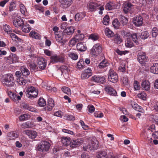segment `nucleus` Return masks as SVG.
<instances>
[{
	"mask_svg": "<svg viewBox=\"0 0 158 158\" xmlns=\"http://www.w3.org/2000/svg\"><path fill=\"white\" fill-rule=\"evenodd\" d=\"M14 78L11 73H8L4 75L3 76L2 83L4 86L9 87L12 86L14 85L13 81Z\"/></svg>",
	"mask_w": 158,
	"mask_h": 158,
	"instance_id": "nucleus-1",
	"label": "nucleus"
},
{
	"mask_svg": "<svg viewBox=\"0 0 158 158\" xmlns=\"http://www.w3.org/2000/svg\"><path fill=\"white\" fill-rule=\"evenodd\" d=\"M25 94L27 97L31 99L37 97L38 94V91L34 87L30 86L27 88Z\"/></svg>",
	"mask_w": 158,
	"mask_h": 158,
	"instance_id": "nucleus-2",
	"label": "nucleus"
},
{
	"mask_svg": "<svg viewBox=\"0 0 158 158\" xmlns=\"http://www.w3.org/2000/svg\"><path fill=\"white\" fill-rule=\"evenodd\" d=\"M102 51V46L99 44H94L90 50V54L94 56H98Z\"/></svg>",
	"mask_w": 158,
	"mask_h": 158,
	"instance_id": "nucleus-3",
	"label": "nucleus"
},
{
	"mask_svg": "<svg viewBox=\"0 0 158 158\" xmlns=\"http://www.w3.org/2000/svg\"><path fill=\"white\" fill-rule=\"evenodd\" d=\"M50 146V143L47 141H42L38 144L37 148L39 152H47Z\"/></svg>",
	"mask_w": 158,
	"mask_h": 158,
	"instance_id": "nucleus-4",
	"label": "nucleus"
},
{
	"mask_svg": "<svg viewBox=\"0 0 158 158\" xmlns=\"http://www.w3.org/2000/svg\"><path fill=\"white\" fill-rule=\"evenodd\" d=\"M118 78V75L117 73L113 69H110L108 76V81L115 83L117 82Z\"/></svg>",
	"mask_w": 158,
	"mask_h": 158,
	"instance_id": "nucleus-5",
	"label": "nucleus"
},
{
	"mask_svg": "<svg viewBox=\"0 0 158 158\" xmlns=\"http://www.w3.org/2000/svg\"><path fill=\"white\" fill-rule=\"evenodd\" d=\"M74 32V29L72 26L68 27L64 30L63 33V36H66V40H69Z\"/></svg>",
	"mask_w": 158,
	"mask_h": 158,
	"instance_id": "nucleus-6",
	"label": "nucleus"
},
{
	"mask_svg": "<svg viewBox=\"0 0 158 158\" xmlns=\"http://www.w3.org/2000/svg\"><path fill=\"white\" fill-rule=\"evenodd\" d=\"M137 59L140 64H142L147 62L148 58L145 52H140L138 54Z\"/></svg>",
	"mask_w": 158,
	"mask_h": 158,
	"instance_id": "nucleus-7",
	"label": "nucleus"
},
{
	"mask_svg": "<svg viewBox=\"0 0 158 158\" xmlns=\"http://www.w3.org/2000/svg\"><path fill=\"white\" fill-rule=\"evenodd\" d=\"M92 81L101 84L105 83L106 81L105 76L101 75H94L92 77Z\"/></svg>",
	"mask_w": 158,
	"mask_h": 158,
	"instance_id": "nucleus-8",
	"label": "nucleus"
},
{
	"mask_svg": "<svg viewBox=\"0 0 158 158\" xmlns=\"http://www.w3.org/2000/svg\"><path fill=\"white\" fill-rule=\"evenodd\" d=\"M50 59L51 62L53 63L58 62H63L64 60V56L62 55L57 56L55 54L52 56Z\"/></svg>",
	"mask_w": 158,
	"mask_h": 158,
	"instance_id": "nucleus-9",
	"label": "nucleus"
},
{
	"mask_svg": "<svg viewBox=\"0 0 158 158\" xmlns=\"http://www.w3.org/2000/svg\"><path fill=\"white\" fill-rule=\"evenodd\" d=\"M37 64L38 68L44 70L47 65V60L44 58L40 57L38 58Z\"/></svg>",
	"mask_w": 158,
	"mask_h": 158,
	"instance_id": "nucleus-10",
	"label": "nucleus"
},
{
	"mask_svg": "<svg viewBox=\"0 0 158 158\" xmlns=\"http://www.w3.org/2000/svg\"><path fill=\"white\" fill-rule=\"evenodd\" d=\"M92 75V70L91 68L88 67L82 71L81 77L83 79H86Z\"/></svg>",
	"mask_w": 158,
	"mask_h": 158,
	"instance_id": "nucleus-11",
	"label": "nucleus"
},
{
	"mask_svg": "<svg viewBox=\"0 0 158 158\" xmlns=\"http://www.w3.org/2000/svg\"><path fill=\"white\" fill-rule=\"evenodd\" d=\"M143 18L142 16L139 15L135 17L133 19V23L135 26L136 27H140L142 25L143 21Z\"/></svg>",
	"mask_w": 158,
	"mask_h": 158,
	"instance_id": "nucleus-12",
	"label": "nucleus"
},
{
	"mask_svg": "<svg viewBox=\"0 0 158 158\" xmlns=\"http://www.w3.org/2000/svg\"><path fill=\"white\" fill-rule=\"evenodd\" d=\"M105 91L108 94L114 96L117 95L116 91L111 85H108L105 87Z\"/></svg>",
	"mask_w": 158,
	"mask_h": 158,
	"instance_id": "nucleus-13",
	"label": "nucleus"
},
{
	"mask_svg": "<svg viewBox=\"0 0 158 158\" xmlns=\"http://www.w3.org/2000/svg\"><path fill=\"white\" fill-rule=\"evenodd\" d=\"M14 25L16 27H21L24 25V21L21 18L15 19L13 21Z\"/></svg>",
	"mask_w": 158,
	"mask_h": 158,
	"instance_id": "nucleus-14",
	"label": "nucleus"
},
{
	"mask_svg": "<svg viewBox=\"0 0 158 158\" xmlns=\"http://www.w3.org/2000/svg\"><path fill=\"white\" fill-rule=\"evenodd\" d=\"M82 143L83 140H82L81 139H78L72 140L70 144L71 147L75 148L79 146Z\"/></svg>",
	"mask_w": 158,
	"mask_h": 158,
	"instance_id": "nucleus-15",
	"label": "nucleus"
},
{
	"mask_svg": "<svg viewBox=\"0 0 158 158\" xmlns=\"http://www.w3.org/2000/svg\"><path fill=\"white\" fill-rule=\"evenodd\" d=\"M23 109L27 110L34 112H37V110L34 107L27 103H23L22 106Z\"/></svg>",
	"mask_w": 158,
	"mask_h": 158,
	"instance_id": "nucleus-16",
	"label": "nucleus"
},
{
	"mask_svg": "<svg viewBox=\"0 0 158 158\" xmlns=\"http://www.w3.org/2000/svg\"><path fill=\"white\" fill-rule=\"evenodd\" d=\"M133 6V5L131 3L128 2L124 4L123 10L124 12L127 14L129 12L130 13L131 12V9Z\"/></svg>",
	"mask_w": 158,
	"mask_h": 158,
	"instance_id": "nucleus-17",
	"label": "nucleus"
},
{
	"mask_svg": "<svg viewBox=\"0 0 158 158\" xmlns=\"http://www.w3.org/2000/svg\"><path fill=\"white\" fill-rule=\"evenodd\" d=\"M25 134L27 135L30 138L34 139L37 136V132L34 131L30 130H27L25 131Z\"/></svg>",
	"mask_w": 158,
	"mask_h": 158,
	"instance_id": "nucleus-18",
	"label": "nucleus"
},
{
	"mask_svg": "<svg viewBox=\"0 0 158 158\" xmlns=\"http://www.w3.org/2000/svg\"><path fill=\"white\" fill-rule=\"evenodd\" d=\"M98 142L96 141L95 142L93 141L91 142V143L88 145L87 149L90 151L94 149H97L98 147Z\"/></svg>",
	"mask_w": 158,
	"mask_h": 158,
	"instance_id": "nucleus-19",
	"label": "nucleus"
},
{
	"mask_svg": "<svg viewBox=\"0 0 158 158\" xmlns=\"http://www.w3.org/2000/svg\"><path fill=\"white\" fill-rule=\"evenodd\" d=\"M7 136L9 140H14L18 137L19 134L16 131H11L8 134Z\"/></svg>",
	"mask_w": 158,
	"mask_h": 158,
	"instance_id": "nucleus-20",
	"label": "nucleus"
},
{
	"mask_svg": "<svg viewBox=\"0 0 158 158\" xmlns=\"http://www.w3.org/2000/svg\"><path fill=\"white\" fill-rule=\"evenodd\" d=\"M55 37L56 41L59 43H61L64 44L68 40H66V36H63V35H60L59 34H56L55 35Z\"/></svg>",
	"mask_w": 158,
	"mask_h": 158,
	"instance_id": "nucleus-21",
	"label": "nucleus"
},
{
	"mask_svg": "<svg viewBox=\"0 0 158 158\" xmlns=\"http://www.w3.org/2000/svg\"><path fill=\"white\" fill-rule=\"evenodd\" d=\"M141 86L143 89L148 90L150 89V83L148 80H144L142 81Z\"/></svg>",
	"mask_w": 158,
	"mask_h": 158,
	"instance_id": "nucleus-22",
	"label": "nucleus"
},
{
	"mask_svg": "<svg viewBox=\"0 0 158 158\" xmlns=\"http://www.w3.org/2000/svg\"><path fill=\"white\" fill-rule=\"evenodd\" d=\"M35 125L33 122L27 121L23 123L21 125L22 128H31L35 126Z\"/></svg>",
	"mask_w": 158,
	"mask_h": 158,
	"instance_id": "nucleus-23",
	"label": "nucleus"
},
{
	"mask_svg": "<svg viewBox=\"0 0 158 158\" xmlns=\"http://www.w3.org/2000/svg\"><path fill=\"white\" fill-rule=\"evenodd\" d=\"M77 48L78 50L81 52L85 51L87 49L86 44L83 43H79L77 45Z\"/></svg>",
	"mask_w": 158,
	"mask_h": 158,
	"instance_id": "nucleus-24",
	"label": "nucleus"
},
{
	"mask_svg": "<svg viewBox=\"0 0 158 158\" xmlns=\"http://www.w3.org/2000/svg\"><path fill=\"white\" fill-rule=\"evenodd\" d=\"M99 6L96 2H90L88 6V8L90 11H93L96 10L97 7Z\"/></svg>",
	"mask_w": 158,
	"mask_h": 158,
	"instance_id": "nucleus-25",
	"label": "nucleus"
},
{
	"mask_svg": "<svg viewBox=\"0 0 158 158\" xmlns=\"http://www.w3.org/2000/svg\"><path fill=\"white\" fill-rule=\"evenodd\" d=\"M54 102V101L52 98H49L48 99L47 108L48 111H50L55 106Z\"/></svg>",
	"mask_w": 158,
	"mask_h": 158,
	"instance_id": "nucleus-26",
	"label": "nucleus"
},
{
	"mask_svg": "<svg viewBox=\"0 0 158 158\" xmlns=\"http://www.w3.org/2000/svg\"><path fill=\"white\" fill-rule=\"evenodd\" d=\"M109 65L110 64L108 60L106 59H104L99 63L98 67L100 69H104L109 66Z\"/></svg>",
	"mask_w": 158,
	"mask_h": 158,
	"instance_id": "nucleus-27",
	"label": "nucleus"
},
{
	"mask_svg": "<svg viewBox=\"0 0 158 158\" xmlns=\"http://www.w3.org/2000/svg\"><path fill=\"white\" fill-rule=\"evenodd\" d=\"M73 1L74 0H59L60 3L67 7H69L73 3Z\"/></svg>",
	"mask_w": 158,
	"mask_h": 158,
	"instance_id": "nucleus-28",
	"label": "nucleus"
},
{
	"mask_svg": "<svg viewBox=\"0 0 158 158\" xmlns=\"http://www.w3.org/2000/svg\"><path fill=\"white\" fill-rule=\"evenodd\" d=\"M150 71L153 73L158 74V63L153 64L150 67Z\"/></svg>",
	"mask_w": 158,
	"mask_h": 158,
	"instance_id": "nucleus-29",
	"label": "nucleus"
},
{
	"mask_svg": "<svg viewBox=\"0 0 158 158\" xmlns=\"http://www.w3.org/2000/svg\"><path fill=\"white\" fill-rule=\"evenodd\" d=\"M8 60H10V63L15 62L18 59V57L15 54H12L8 57Z\"/></svg>",
	"mask_w": 158,
	"mask_h": 158,
	"instance_id": "nucleus-30",
	"label": "nucleus"
},
{
	"mask_svg": "<svg viewBox=\"0 0 158 158\" xmlns=\"http://www.w3.org/2000/svg\"><path fill=\"white\" fill-rule=\"evenodd\" d=\"M70 139L69 137H63L61 138V143L65 146H68L70 144Z\"/></svg>",
	"mask_w": 158,
	"mask_h": 158,
	"instance_id": "nucleus-31",
	"label": "nucleus"
},
{
	"mask_svg": "<svg viewBox=\"0 0 158 158\" xmlns=\"http://www.w3.org/2000/svg\"><path fill=\"white\" fill-rule=\"evenodd\" d=\"M106 10H110L115 8V3L113 2H109L105 6Z\"/></svg>",
	"mask_w": 158,
	"mask_h": 158,
	"instance_id": "nucleus-32",
	"label": "nucleus"
},
{
	"mask_svg": "<svg viewBox=\"0 0 158 158\" xmlns=\"http://www.w3.org/2000/svg\"><path fill=\"white\" fill-rule=\"evenodd\" d=\"M97 158H107V153L105 151H100L97 155Z\"/></svg>",
	"mask_w": 158,
	"mask_h": 158,
	"instance_id": "nucleus-33",
	"label": "nucleus"
},
{
	"mask_svg": "<svg viewBox=\"0 0 158 158\" xmlns=\"http://www.w3.org/2000/svg\"><path fill=\"white\" fill-rule=\"evenodd\" d=\"M114 38L113 39V40L114 43L118 44H119L122 42V38L119 35L116 34L114 35Z\"/></svg>",
	"mask_w": 158,
	"mask_h": 158,
	"instance_id": "nucleus-34",
	"label": "nucleus"
},
{
	"mask_svg": "<svg viewBox=\"0 0 158 158\" xmlns=\"http://www.w3.org/2000/svg\"><path fill=\"white\" fill-rule=\"evenodd\" d=\"M3 29L4 31L7 34H10L13 31V30L10 26L7 24L4 25Z\"/></svg>",
	"mask_w": 158,
	"mask_h": 158,
	"instance_id": "nucleus-35",
	"label": "nucleus"
},
{
	"mask_svg": "<svg viewBox=\"0 0 158 158\" xmlns=\"http://www.w3.org/2000/svg\"><path fill=\"white\" fill-rule=\"evenodd\" d=\"M20 69L23 76H27L30 74L29 71L25 67L22 66Z\"/></svg>",
	"mask_w": 158,
	"mask_h": 158,
	"instance_id": "nucleus-36",
	"label": "nucleus"
},
{
	"mask_svg": "<svg viewBox=\"0 0 158 158\" xmlns=\"http://www.w3.org/2000/svg\"><path fill=\"white\" fill-rule=\"evenodd\" d=\"M105 34L109 38L114 37V32L108 28H106L105 30Z\"/></svg>",
	"mask_w": 158,
	"mask_h": 158,
	"instance_id": "nucleus-37",
	"label": "nucleus"
},
{
	"mask_svg": "<svg viewBox=\"0 0 158 158\" xmlns=\"http://www.w3.org/2000/svg\"><path fill=\"white\" fill-rule=\"evenodd\" d=\"M28 66L29 67L31 70H33L35 71H37L38 69V67L35 63L32 62H30L28 63Z\"/></svg>",
	"mask_w": 158,
	"mask_h": 158,
	"instance_id": "nucleus-38",
	"label": "nucleus"
},
{
	"mask_svg": "<svg viewBox=\"0 0 158 158\" xmlns=\"http://www.w3.org/2000/svg\"><path fill=\"white\" fill-rule=\"evenodd\" d=\"M85 16V15L84 13H77L75 15V20L76 21H78L83 18Z\"/></svg>",
	"mask_w": 158,
	"mask_h": 158,
	"instance_id": "nucleus-39",
	"label": "nucleus"
},
{
	"mask_svg": "<svg viewBox=\"0 0 158 158\" xmlns=\"http://www.w3.org/2000/svg\"><path fill=\"white\" fill-rule=\"evenodd\" d=\"M125 45L127 47L131 48L133 46V43L130 38H127L125 41Z\"/></svg>",
	"mask_w": 158,
	"mask_h": 158,
	"instance_id": "nucleus-40",
	"label": "nucleus"
},
{
	"mask_svg": "<svg viewBox=\"0 0 158 158\" xmlns=\"http://www.w3.org/2000/svg\"><path fill=\"white\" fill-rule=\"evenodd\" d=\"M16 4L13 2H11L10 3V6L9 8H7L6 10L7 11L11 12L12 11L15 10L16 7Z\"/></svg>",
	"mask_w": 158,
	"mask_h": 158,
	"instance_id": "nucleus-41",
	"label": "nucleus"
},
{
	"mask_svg": "<svg viewBox=\"0 0 158 158\" xmlns=\"http://www.w3.org/2000/svg\"><path fill=\"white\" fill-rule=\"evenodd\" d=\"M119 20L123 26H124L128 22L127 18L122 15L120 16Z\"/></svg>",
	"mask_w": 158,
	"mask_h": 158,
	"instance_id": "nucleus-42",
	"label": "nucleus"
},
{
	"mask_svg": "<svg viewBox=\"0 0 158 158\" xmlns=\"http://www.w3.org/2000/svg\"><path fill=\"white\" fill-rule=\"evenodd\" d=\"M18 81L20 85H24L26 83H29L30 80L28 79H23V78H21L19 79Z\"/></svg>",
	"mask_w": 158,
	"mask_h": 158,
	"instance_id": "nucleus-43",
	"label": "nucleus"
},
{
	"mask_svg": "<svg viewBox=\"0 0 158 158\" xmlns=\"http://www.w3.org/2000/svg\"><path fill=\"white\" fill-rule=\"evenodd\" d=\"M21 29L23 32H28L31 30V28L29 27V24L24 25L21 27Z\"/></svg>",
	"mask_w": 158,
	"mask_h": 158,
	"instance_id": "nucleus-44",
	"label": "nucleus"
},
{
	"mask_svg": "<svg viewBox=\"0 0 158 158\" xmlns=\"http://www.w3.org/2000/svg\"><path fill=\"white\" fill-rule=\"evenodd\" d=\"M84 68V61L83 59H80L77 62V68L80 69Z\"/></svg>",
	"mask_w": 158,
	"mask_h": 158,
	"instance_id": "nucleus-45",
	"label": "nucleus"
},
{
	"mask_svg": "<svg viewBox=\"0 0 158 158\" xmlns=\"http://www.w3.org/2000/svg\"><path fill=\"white\" fill-rule=\"evenodd\" d=\"M113 25L115 29H118L119 28L120 23L117 19H114L112 22Z\"/></svg>",
	"mask_w": 158,
	"mask_h": 158,
	"instance_id": "nucleus-46",
	"label": "nucleus"
},
{
	"mask_svg": "<svg viewBox=\"0 0 158 158\" xmlns=\"http://www.w3.org/2000/svg\"><path fill=\"white\" fill-rule=\"evenodd\" d=\"M59 69L60 70L62 73H68L69 70L68 67L64 65L61 66Z\"/></svg>",
	"mask_w": 158,
	"mask_h": 158,
	"instance_id": "nucleus-47",
	"label": "nucleus"
},
{
	"mask_svg": "<svg viewBox=\"0 0 158 158\" xmlns=\"http://www.w3.org/2000/svg\"><path fill=\"white\" fill-rule=\"evenodd\" d=\"M61 90L64 93L68 95H70L71 94L70 89L68 87L66 86L63 87L62 88Z\"/></svg>",
	"mask_w": 158,
	"mask_h": 158,
	"instance_id": "nucleus-48",
	"label": "nucleus"
},
{
	"mask_svg": "<svg viewBox=\"0 0 158 158\" xmlns=\"http://www.w3.org/2000/svg\"><path fill=\"white\" fill-rule=\"evenodd\" d=\"M38 104L40 107H43L46 105V102L43 98H40L38 101Z\"/></svg>",
	"mask_w": 158,
	"mask_h": 158,
	"instance_id": "nucleus-49",
	"label": "nucleus"
},
{
	"mask_svg": "<svg viewBox=\"0 0 158 158\" xmlns=\"http://www.w3.org/2000/svg\"><path fill=\"white\" fill-rule=\"evenodd\" d=\"M85 36L83 34H79L77 35L74 37L77 42L81 41L84 39Z\"/></svg>",
	"mask_w": 158,
	"mask_h": 158,
	"instance_id": "nucleus-50",
	"label": "nucleus"
},
{
	"mask_svg": "<svg viewBox=\"0 0 158 158\" xmlns=\"http://www.w3.org/2000/svg\"><path fill=\"white\" fill-rule=\"evenodd\" d=\"M158 35V29L156 27L152 28V35L153 37H156Z\"/></svg>",
	"mask_w": 158,
	"mask_h": 158,
	"instance_id": "nucleus-51",
	"label": "nucleus"
},
{
	"mask_svg": "<svg viewBox=\"0 0 158 158\" xmlns=\"http://www.w3.org/2000/svg\"><path fill=\"white\" fill-rule=\"evenodd\" d=\"M109 20L110 18L109 16L108 15H106L103 18V23L105 25H107L109 24Z\"/></svg>",
	"mask_w": 158,
	"mask_h": 158,
	"instance_id": "nucleus-52",
	"label": "nucleus"
},
{
	"mask_svg": "<svg viewBox=\"0 0 158 158\" xmlns=\"http://www.w3.org/2000/svg\"><path fill=\"white\" fill-rule=\"evenodd\" d=\"M30 35L33 38L36 39H39L40 38L39 35L34 31H32L30 33Z\"/></svg>",
	"mask_w": 158,
	"mask_h": 158,
	"instance_id": "nucleus-53",
	"label": "nucleus"
},
{
	"mask_svg": "<svg viewBox=\"0 0 158 158\" xmlns=\"http://www.w3.org/2000/svg\"><path fill=\"white\" fill-rule=\"evenodd\" d=\"M149 36V34L146 31L142 32L140 36V38L143 40H145Z\"/></svg>",
	"mask_w": 158,
	"mask_h": 158,
	"instance_id": "nucleus-54",
	"label": "nucleus"
},
{
	"mask_svg": "<svg viewBox=\"0 0 158 158\" xmlns=\"http://www.w3.org/2000/svg\"><path fill=\"white\" fill-rule=\"evenodd\" d=\"M64 118L67 120L70 121H73L75 120L74 117L71 115L66 114L64 116Z\"/></svg>",
	"mask_w": 158,
	"mask_h": 158,
	"instance_id": "nucleus-55",
	"label": "nucleus"
},
{
	"mask_svg": "<svg viewBox=\"0 0 158 158\" xmlns=\"http://www.w3.org/2000/svg\"><path fill=\"white\" fill-rule=\"evenodd\" d=\"M69 56L73 60H76L78 59V56L77 54L71 52L69 54Z\"/></svg>",
	"mask_w": 158,
	"mask_h": 158,
	"instance_id": "nucleus-56",
	"label": "nucleus"
},
{
	"mask_svg": "<svg viewBox=\"0 0 158 158\" xmlns=\"http://www.w3.org/2000/svg\"><path fill=\"white\" fill-rule=\"evenodd\" d=\"M89 38L95 41L98 39L99 38V36L98 35L94 34H91L89 36Z\"/></svg>",
	"mask_w": 158,
	"mask_h": 158,
	"instance_id": "nucleus-57",
	"label": "nucleus"
},
{
	"mask_svg": "<svg viewBox=\"0 0 158 158\" xmlns=\"http://www.w3.org/2000/svg\"><path fill=\"white\" fill-rule=\"evenodd\" d=\"M20 10L21 13L23 15L25 14L26 12V9L25 6L22 4L20 6Z\"/></svg>",
	"mask_w": 158,
	"mask_h": 158,
	"instance_id": "nucleus-58",
	"label": "nucleus"
},
{
	"mask_svg": "<svg viewBox=\"0 0 158 158\" xmlns=\"http://www.w3.org/2000/svg\"><path fill=\"white\" fill-rule=\"evenodd\" d=\"M115 52L117 54L120 56L124 55L126 53H128V52L127 51H121L118 49L116 50Z\"/></svg>",
	"mask_w": 158,
	"mask_h": 158,
	"instance_id": "nucleus-59",
	"label": "nucleus"
},
{
	"mask_svg": "<svg viewBox=\"0 0 158 158\" xmlns=\"http://www.w3.org/2000/svg\"><path fill=\"white\" fill-rule=\"evenodd\" d=\"M28 114H24L21 115L19 117V120L20 121H23L27 118L28 117Z\"/></svg>",
	"mask_w": 158,
	"mask_h": 158,
	"instance_id": "nucleus-60",
	"label": "nucleus"
},
{
	"mask_svg": "<svg viewBox=\"0 0 158 158\" xmlns=\"http://www.w3.org/2000/svg\"><path fill=\"white\" fill-rule=\"evenodd\" d=\"M134 88L135 90H139L140 88V86L138 82L135 81L134 83Z\"/></svg>",
	"mask_w": 158,
	"mask_h": 158,
	"instance_id": "nucleus-61",
	"label": "nucleus"
},
{
	"mask_svg": "<svg viewBox=\"0 0 158 158\" xmlns=\"http://www.w3.org/2000/svg\"><path fill=\"white\" fill-rule=\"evenodd\" d=\"M78 42L75 38H72L69 42V45L70 46H73L76 44Z\"/></svg>",
	"mask_w": 158,
	"mask_h": 158,
	"instance_id": "nucleus-62",
	"label": "nucleus"
},
{
	"mask_svg": "<svg viewBox=\"0 0 158 158\" xmlns=\"http://www.w3.org/2000/svg\"><path fill=\"white\" fill-rule=\"evenodd\" d=\"M131 37L132 40L136 44L137 40V37L136 33H134L131 35Z\"/></svg>",
	"mask_w": 158,
	"mask_h": 158,
	"instance_id": "nucleus-63",
	"label": "nucleus"
},
{
	"mask_svg": "<svg viewBox=\"0 0 158 158\" xmlns=\"http://www.w3.org/2000/svg\"><path fill=\"white\" fill-rule=\"evenodd\" d=\"M87 108L89 112L93 113L94 111L95 108L93 105H89Z\"/></svg>",
	"mask_w": 158,
	"mask_h": 158,
	"instance_id": "nucleus-64",
	"label": "nucleus"
}]
</instances>
